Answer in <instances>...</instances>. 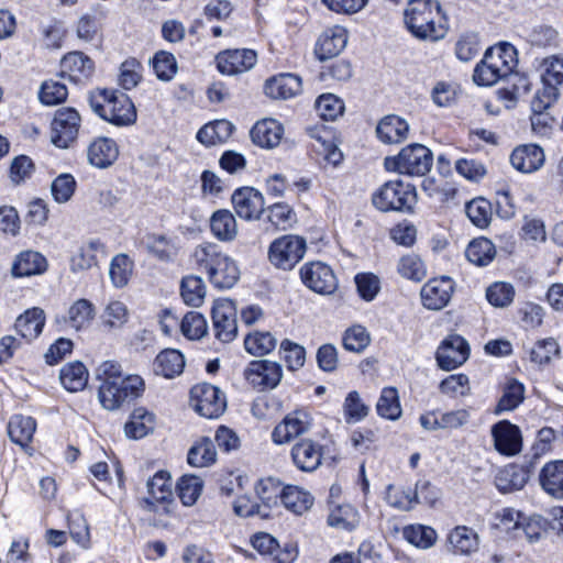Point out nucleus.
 Instances as JSON below:
<instances>
[{"instance_id": "obj_1", "label": "nucleus", "mask_w": 563, "mask_h": 563, "mask_svg": "<svg viewBox=\"0 0 563 563\" xmlns=\"http://www.w3.org/2000/svg\"><path fill=\"white\" fill-rule=\"evenodd\" d=\"M99 400L103 408L115 410L124 402L139 398L144 391V380L139 375H122L121 365L106 361L97 368Z\"/></svg>"}, {"instance_id": "obj_2", "label": "nucleus", "mask_w": 563, "mask_h": 563, "mask_svg": "<svg viewBox=\"0 0 563 563\" xmlns=\"http://www.w3.org/2000/svg\"><path fill=\"white\" fill-rule=\"evenodd\" d=\"M191 258L199 269L207 273L210 283L219 289L233 287L240 277L235 262L222 253L214 243L197 245Z\"/></svg>"}, {"instance_id": "obj_3", "label": "nucleus", "mask_w": 563, "mask_h": 563, "mask_svg": "<svg viewBox=\"0 0 563 563\" xmlns=\"http://www.w3.org/2000/svg\"><path fill=\"white\" fill-rule=\"evenodd\" d=\"M404 16L407 29L418 38L438 41L445 35L438 0H409Z\"/></svg>"}, {"instance_id": "obj_4", "label": "nucleus", "mask_w": 563, "mask_h": 563, "mask_svg": "<svg viewBox=\"0 0 563 563\" xmlns=\"http://www.w3.org/2000/svg\"><path fill=\"white\" fill-rule=\"evenodd\" d=\"M92 111L115 125H130L136 120V111L131 99L123 92L97 89L89 95Z\"/></svg>"}, {"instance_id": "obj_5", "label": "nucleus", "mask_w": 563, "mask_h": 563, "mask_svg": "<svg viewBox=\"0 0 563 563\" xmlns=\"http://www.w3.org/2000/svg\"><path fill=\"white\" fill-rule=\"evenodd\" d=\"M432 164L431 150L419 143L410 144L397 156H387L384 161L387 170L408 176H424L431 170Z\"/></svg>"}, {"instance_id": "obj_6", "label": "nucleus", "mask_w": 563, "mask_h": 563, "mask_svg": "<svg viewBox=\"0 0 563 563\" xmlns=\"http://www.w3.org/2000/svg\"><path fill=\"white\" fill-rule=\"evenodd\" d=\"M372 202L383 212L410 210L416 203V190L401 180L387 181L373 194Z\"/></svg>"}, {"instance_id": "obj_7", "label": "nucleus", "mask_w": 563, "mask_h": 563, "mask_svg": "<svg viewBox=\"0 0 563 563\" xmlns=\"http://www.w3.org/2000/svg\"><path fill=\"white\" fill-rule=\"evenodd\" d=\"M306 240L299 235L286 234L275 239L268 247V260L273 266L291 271L305 256Z\"/></svg>"}, {"instance_id": "obj_8", "label": "nucleus", "mask_w": 563, "mask_h": 563, "mask_svg": "<svg viewBox=\"0 0 563 563\" xmlns=\"http://www.w3.org/2000/svg\"><path fill=\"white\" fill-rule=\"evenodd\" d=\"M190 397L195 410L208 419L219 418L227 408L224 394L208 383L195 385L190 390Z\"/></svg>"}, {"instance_id": "obj_9", "label": "nucleus", "mask_w": 563, "mask_h": 563, "mask_svg": "<svg viewBox=\"0 0 563 563\" xmlns=\"http://www.w3.org/2000/svg\"><path fill=\"white\" fill-rule=\"evenodd\" d=\"M80 121V115L76 109H58L52 121V143L60 148L69 147L78 136Z\"/></svg>"}, {"instance_id": "obj_10", "label": "nucleus", "mask_w": 563, "mask_h": 563, "mask_svg": "<svg viewBox=\"0 0 563 563\" xmlns=\"http://www.w3.org/2000/svg\"><path fill=\"white\" fill-rule=\"evenodd\" d=\"M300 278L306 287L320 295H331L338 288L332 268L323 262H309L300 268Z\"/></svg>"}, {"instance_id": "obj_11", "label": "nucleus", "mask_w": 563, "mask_h": 563, "mask_svg": "<svg viewBox=\"0 0 563 563\" xmlns=\"http://www.w3.org/2000/svg\"><path fill=\"white\" fill-rule=\"evenodd\" d=\"M312 427V416L307 409H296L287 413L274 428L272 440L276 444H285L309 432Z\"/></svg>"}, {"instance_id": "obj_12", "label": "nucleus", "mask_w": 563, "mask_h": 563, "mask_svg": "<svg viewBox=\"0 0 563 563\" xmlns=\"http://www.w3.org/2000/svg\"><path fill=\"white\" fill-rule=\"evenodd\" d=\"M211 317L214 335L218 340L228 343L235 339L238 334L236 307L232 300H217Z\"/></svg>"}, {"instance_id": "obj_13", "label": "nucleus", "mask_w": 563, "mask_h": 563, "mask_svg": "<svg viewBox=\"0 0 563 563\" xmlns=\"http://www.w3.org/2000/svg\"><path fill=\"white\" fill-rule=\"evenodd\" d=\"M245 379L257 390L275 388L282 380L283 368L268 360L252 361L244 371Z\"/></svg>"}, {"instance_id": "obj_14", "label": "nucleus", "mask_w": 563, "mask_h": 563, "mask_svg": "<svg viewBox=\"0 0 563 563\" xmlns=\"http://www.w3.org/2000/svg\"><path fill=\"white\" fill-rule=\"evenodd\" d=\"M470 356L467 341L457 334L445 338L437 350L435 358L440 368L452 371L464 364Z\"/></svg>"}, {"instance_id": "obj_15", "label": "nucleus", "mask_w": 563, "mask_h": 563, "mask_svg": "<svg viewBox=\"0 0 563 563\" xmlns=\"http://www.w3.org/2000/svg\"><path fill=\"white\" fill-rule=\"evenodd\" d=\"M231 200L234 211L243 220H258L264 211V196L253 187H242L236 189L233 192Z\"/></svg>"}, {"instance_id": "obj_16", "label": "nucleus", "mask_w": 563, "mask_h": 563, "mask_svg": "<svg viewBox=\"0 0 563 563\" xmlns=\"http://www.w3.org/2000/svg\"><path fill=\"white\" fill-rule=\"evenodd\" d=\"M492 437L497 452L514 456L522 449V437L519 427L508 420H501L492 427Z\"/></svg>"}, {"instance_id": "obj_17", "label": "nucleus", "mask_w": 563, "mask_h": 563, "mask_svg": "<svg viewBox=\"0 0 563 563\" xmlns=\"http://www.w3.org/2000/svg\"><path fill=\"white\" fill-rule=\"evenodd\" d=\"M454 291V282L446 276L430 279L421 288V300L426 308L440 310L451 300Z\"/></svg>"}, {"instance_id": "obj_18", "label": "nucleus", "mask_w": 563, "mask_h": 563, "mask_svg": "<svg viewBox=\"0 0 563 563\" xmlns=\"http://www.w3.org/2000/svg\"><path fill=\"white\" fill-rule=\"evenodd\" d=\"M217 67L221 74L235 75L250 70L257 60L252 49H228L217 55Z\"/></svg>"}, {"instance_id": "obj_19", "label": "nucleus", "mask_w": 563, "mask_h": 563, "mask_svg": "<svg viewBox=\"0 0 563 563\" xmlns=\"http://www.w3.org/2000/svg\"><path fill=\"white\" fill-rule=\"evenodd\" d=\"M93 69V62L81 52L68 53L60 62V76L77 85L87 82Z\"/></svg>"}, {"instance_id": "obj_20", "label": "nucleus", "mask_w": 563, "mask_h": 563, "mask_svg": "<svg viewBox=\"0 0 563 563\" xmlns=\"http://www.w3.org/2000/svg\"><path fill=\"white\" fill-rule=\"evenodd\" d=\"M291 461L302 472H313L320 465L323 448L311 439H302L291 448Z\"/></svg>"}, {"instance_id": "obj_21", "label": "nucleus", "mask_w": 563, "mask_h": 563, "mask_svg": "<svg viewBox=\"0 0 563 563\" xmlns=\"http://www.w3.org/2000/svg\"><path fill=\"white\" fill-rule=\"evenodd\" d=\"M347 37V31L343 26L334 25L324 30L317 41L316 56L320 60L338 56L346 46Z\"/></svg>"}, {"instance_id": "obj_22", "label": "nucleus", "mask_w": 563, "mask_h": 563, "mask_svg": "<svg viewBox=\"0 0 563 563\" xmlns=\"http://www.w3.org/2000/svg\"><path fill=\"white\" fill-rule=\"evenodd\" d=\"M544 152L537 144H525L516 147L510 155V163L521 173H533L544 164Z\"/></svg>"}, {"instance_id": "obj_23", "label": "nucleus", "mask_w": 563, "mask_h": 563, "mask_svg": "<svg viewBox=\"0 0 563 563\" xmlns=\"http://www.w3.org/2000/svg\"><path fill=\"white\" fill-rule=\"evenodd\" d=\"M284 135V126L275 119L258 121L251 130L254 144L264 148H274L279 145Z\"/></svg>"}, {"instance_id": "obj_24", "label": "nucleus", "mask_w": 563, "mask_h": 563, "mask_svg": "<svg viewBox=\"0 0 563 563\" xmlns=\"http://www.w3.org/2000/svg\"><path fill=\"white\" fill-rule=\"evenodd\" d=\"M484 57L492 63L495 70H498L505 78L512 74L517 66V49L509 43H500L489 47Z\"/></svg>"}, {"instance_id": "obj_25", "label": "nucleus", "mask_w": 563, "mask_h": 563, "mask_svg": "<svg viewBox=\"0 0 563 563\" xmlns=\"http://www.w3.org/2000/svg\"><path fill=\"white\" fill-rule=\"evenodd\" d=\"M265 93L273 99H289L301 91V78L294 74H280L265 82Z\"/></svg>"}, {"instance_id": "obj_26", "label": "nucleus", "mask_w": 563, "mask_h": 563, "mask_svg": "<svg viewBox=\"0 0 563 563\" xmlns=\"http://www.w3.org/2000/svg\"><path fill=\"white\" fill-rule=\"evenodd\" d=\"M119 156L115 142L108 137L95 140L88 147V161L98 168L111 166Z\"/></svg>"}, {"instance_id": "obj_27", "label": "nucleus", "mask_w": 563, "mask_h": 563, "mask_svg": "<svg viewBox=\"0 0 563 563\" xmlns=\"http://www.w3.org/2000/svg\"><path fill=\"white\" fill-rule=\"evenodd\" d=\"M539 482L547 494L563 499V460L544 464L539 474Z\"/></svg>"}, {"instance_id": "obj_28", "label": "nucleus", "mask_w": 563, "mask_h": 563, "mask_svg": "<svg viewBox=\"0 0 563 563\" xmlns=\"http://www.w3.org/2000/svg\"><path fill=\"white\" fill-rule=\"evenodd\" d=\"M529 479V471L523 466L510 464L501 468L496 477L495 485L501 493H510L525 487Z\"/></svg>"}, {"instance_id": "obj_29", "label": "nucleus", "mask_w": 563, "mask_h": 563, "mask_svg": "<svg viewBox=\"0 0 563 563\" xmlns=\"http://www.w3.org/2000/svg\"><path fill=\"white\" fill-rule=\"evenodd\" d=\"M408 132V123L397 115L385 117L376 128L378 139L386 144H397L405 141Z\"/></svg>"}, {"instance_id": "obj_30", "label": "nucleus", "mask_w": 563, "mask_h": 563, "mask_svg": "<svg viewBox=\"0 0 563 563\" xmlns=\"http://www.w3.org/2000/svg\"><path fill=\"white\" fill-rule=\"evenodd\" d=\"M185 367L184 355L175 349L162 351L154 360L153 371L156 375L173 378L183 373Z\"/></svg>"}, {"instance_id": "obj_31", "label": "nucleus", "mask_w": 563, "mask_h": 563, "mask_svg": "<svg viewBox=\"0 0 563 563\" xmlns=\"http://www.w3.org/2000/svg\"><path fill=\"white\" fill-rule=\"evenodd\" d=\"M46 269L47 261L41 253L24 251L14 261L12 274L16 277H26L43 274Z\"/></svg>"}, {"instance_id": "obj_32", "label": "nucleus", "mask_w": 563, "mask_h": 563, "mask_svg": "<svg viewBox=\"0 0 563 563\" xmlns=\"http://www.w3.org/2000/svg\"><path fill=\"white\" fill-rule=\"evenodd\" d=\"M45 324V313L41 308L26 310L15 320L16 332L25 340L36 339Z\"/></svg>"}, {"instance_id": "obj_33", "label": "nucleus", "mask_w": 563, "mask_h": 563, "mask_svg": "<svg viewBox=\"0 0 563 563\" xmlns=\"http://www.w3.org/2000/svg\"><path fill=\"white\" fill-rule=\"evenodd\" d=\"M234 125L228 120H216L205 124L197 133V140L206 146L223 143L230 139Z\"/></svg>"}, {"instance_id": "obj_34", "label": "nucleus", "mask_w": 563, "mask_h": 563, "mask_svg": "<svg viewBox=\"0 0 563 563\" xmlns=\"http://www.w3.org/2000/svg\"><path fill=\"white\" fill-rule=\"evenodd\" d=\"M99 255H104V246L100 241L95 240L81 245L71 257V271L80 272L96 266Z\"/></svg>"}, {"instance_id": "obj_35", "label": "nucleus", "mask_w": 563, "mask_h": 563, "mask_svg": "<svg viewBox=\"0 0 563 563\" xmlns=\"http://www.w3.org/2000/svg\"><path fill=\"white\" fill-rule=\"evenodd\" d=\"M449 542L454 554L470 555L478 550L477 533L465 526L454 528L449 534Z\"/></svg>"}, {"instance_id": "obj_36", "label": "nucleus", "mask_w": 563, "mask_h": 563, "mask_svg": "<svg viewBox=\"0 0 563 563\" xmlns=\"http://www.w3.org/2000/svg\"><path fill=\"white\" fill-rule=\"evenodd\" d=\"M154 430V415L145 408H135L124 426L125 435L130 439H142Z\"/></svg>"}, {"instance_id": "obj_37", "label": "nucleus", "mask_w": 563, "mask_h": 563, "mask_svg": "<svg viewBox=\"0 0 563 563\" xmlns=\"http://www.w3.org/2000/svg\"><path fill=\"white\" fill-rule=\"evenodd\" d=\"M213 235L223 242L233 241L238 235V224L234 216L225 209L216 211L210 219Z\"/></svg>"}, {"instance_id": "obj_38", "label": "nucleus", "mask_w": 563, "mask_h": 563, "mask_svg": "<svg viewBox=\"0 0 563 563\" xmlns=\"http://www.w3.org/2000/svg\"><path fill=\"white\" fill-rule=\"evenodd\" d=\"M36 422L32 417L22 415L13 416L8 424V434L12 442L26 446L35 432Z\"/></svg>"}, {"instance_id": "obj_39", "label": "nucleus", "mask_w": 563, "mask_h": 563, "mask_svg": "<svg viewBox=\"0 0 563 563\" xmlns=\"http://www.w3.org/2000/svg\"><path fill=\"white\" fill-rule=\"evenodd\" d=\"M279 499L288 510L296 515H302L313 504V497L298 486L282 488Z\"/></svg>"}, {"instance_id": "obj_40", "label": "nucleus", "mask_w": 563, "mask_h": 563, "mask_svg": "<svg viewBox=\"0 0 563 563\" xmlns=\"http://www.w3.org/2000/svg\"><path fill=\"white\" fill-rule=\"evenodd\" d=\"M88 376L85 365L80 362H74L60 369L59 379L67 390L76 393L86 387Z\"/></svg>"}, {"instance_id": "obj_41", "label": "nucleus", "mask_w": 563, "mask_h": 563, "mask_svg": "<svg viewBox=\"0 0 563 563\" xmlns=\"http://www.w3.org/2000/svg\"><path fill=\"white\" fill-rule=\"evenodd\" d=\"M542 84L550 88H558L563 84V56L552 55L543 58L539 64Z\"/></svg>"}, {"instance_id": "obj_42", "label": "nucleus", "mask_w": 563, "mask_h": 563, "mask_svg": "<svg viewBox=\"0 0 563 563\" xmlns=\"http://www.w3.org/2000/svg\"><path fill=\"white\" fill-rule=\"evenodd\" d=\"M525 399V386L517 379H508L503 388V395L497 404L495 413L515 410Z\"/></svg>"}, {"instance_id": "obj_43", "label": "nucleus", "mask_w": 563, "mask_h": 563, "mask_svg": "<svg viewBox=\"0 0 563 563\" xmlns=\"http://www.w3.org/2000/svg\"><path fill=\"white\" fill-rule=\"evenodd\" d=\"M465 255L471 263L477 266H485L494 260L496 249L490 240L479 238L468 244Z\"/></svg>"}, {"instance_id": "obj_44", "label": "nucleus", "mask_w": 563, "mask_h": 563, "mask_svg": "<svg viewBox=\"0 0 563 563\" xmlns=\"http://www.w3.org/2000/svg\"><path fill=\"white\" fill-rule=\"evenodd\" d=\"M180 295L186 305L200 307L206 296V286L202 278L189 275L181 279Z\"/></svg>"}, {"instance_id": "obj_45", "label": "nucleus", "mask_w": 563, "mask_h": 563, "mask_svg": "<svg viewBox=\"0 0 563 563\" xmlns=\"http://www.w3.org/2000/svg\"><path fill=\"white\" fill-rule=\"evenodd\" d=\"M276 345L277 340L271 332L254 331L244 339L246 352L255 356H264L271 353Z\"/></svg>"}, {"instance_id": "obj_46", "label": "nucleus", "mask_w": 563, "mask_h": 563, "mask_svg": "<svg viewBox=\"0 0 563 563\" xmlns=\"http://www.w3.org/2000/svg\"><path fill=\"white\" fill-rule=\"evenodd\" d=\"M217 451L211 439L203 438L188 452V463L195 467H206L216 462Z\"/></svg>"}, {"instance_id": "obj_47", "label": "nucleus", "mask_w": 563, "mask_h": 563, "mask_svg": "<svg viewBox=\"0 0 563 563\" xmlns=\"http://www.w3.org/2000/svg\"><path fill=\"white\" fill-rule=\"evenodd\" d=\"M96 314L95 306L87 299L76 300L68 309V323L76 330L87 328Z\"/></svg>"}, {"instance_id": "obj_48", "label": "nucleus", "mask_w": 563, "mask_h": 563, "mask_svg": "<svg viewBox=\"0 0 563 563\" xmlns=\"http://www.w3.org/2000/svg\"><path fill=\"white\" fill-rule=\"evenodd\" d=\"M172 478L168 472L158 471L152 478L147 481V492L151 496L146 498L147 504L154 501H166L172 496Z\"/></svg>"}, {"instance_id": "obj_49", "label": "nucleus", "mask_w": 563, "mask_h": 563, "mask_svg": "<svg viewBox=\"0 0 563 563\" xmlns=\"http://www.w3.org/2000/svg\"><path fill=\"white\" fill-rule=\"evenodd\" d=\"M360 521L357 510L351 505H341L333 508L328 517V523L336 529L351 531Z\"/></svg>"}, {"instance_id": "obj_50", "label": "nucleus", "mask_w": 563, "mask_h": 563, "mask_svg": "<svg viewBox=\"0 0 563 563\" xmlns=\"http://www.w3.org/2000/svg\"><path fill=\"white\" fill-rule=\"evenodd\" d=\"M377 413L386 419L396 420L401 416L398 391L394 387H385L376 404Z\"/></svg>"}, {"instance_id": "obj_51", "label": "nucleus", "mask_w": 563, "mask_h": 563, "mask_svg": "<svg viewBox=\"0 0 563 563\" xmlns=\"http://www.w3.org/2000/svg\"><path fill=\"white\" fill-rule=\"evenodd\" d=\"M371 343V335L361 324L347 328L342 335V345L346 351L362 353Z\"/></svg>"}, {"instance_id": "obj_52", "label": "nucleus", "mask_w": 563, "mask_h": 563, "mask_svg": "<svg viewBox=\"0 0 563 563\" xmlns=\"http://www.w3.org/2000/svg\"><path fill=\"white\" fill-rule=\"evenodd\" d=\"M146 247L152 255L163 262L173 261L178 252L175 242L165 235L148 236Z\"/></svg>"}, {"instance_id": "obj_53", "label": "nucleus", "mask_w": 563, "mask_h": 563, "mask_svg": "<svg viewBox=\"0 0 563 563\" xmlns=\"http://www.w3.org/2000/svg\"><path fill=\"white\" fill-rule=\"evenodd\" d=\"M404 538L420 549H429L437 541V532L431 527L411 525L404 528Z\"/></svg>"}, {"instance_id": "obj_54", "label": "nucleus", "mask_w": 563, "mask_h": 563, "mask_svg": "<svg viewBox=\"0 0 563 563\" xmlns=\"http://www.w3.org/2000/svg\"><path fill=\"white\" fill-rule=\"evenodd\" d=\"M560 352V345L555 339L539 340L530 351V360L538 365H547L553 358H558Z\"/></svg>"}, {"instance_id": "obj_55", "label": "nucleus", "mask_w": 563, "mask_h": 563, "mask_svg": "<svg viewBox=\"0 0 563 563\" xmlns=\"http://www.w3.org/2000/svg\"><path fill=\"white\" fill-rule=\"evenodd\" d=\"M515 288L509 283L496 282L486 289L488 302L497 308L509 306L514 301Z\"/></svg>"}, {"instance_id": "obj_56", "label": "nucleus", "mask_w": 563, "mask_h": 563, "mask_svg": "<svg viewBox=\"0 0 563 563\" xmlns=\"http://www.w3.org/2000/svg\"><path fill=\"white\" fill-rule=\"evenodd\" d=\"M318 114L327 121H334L344 112L343 101L332 93L320 96L316 101Z\"/></svg>"}, {"instance_id": "obj_57", "label": "nucleus", "mask_w": 563, "mask_h": 563, "mask_svg": "<svg viewBox=\"0 0 563 563\" xmlns=\"http://www.w3.org/2000/svg\"><path fill=\"white\" fill-rule=\"evenodd\" d=\"M178 496L185 506L194 505L202 490V481L195 475H184L177 485Z\"/></svg>"}, {"instance_id": "obj_58", "label": "nucleus", "mask_w": 563, "mask_h": 563, "mask_svg": "<svg viewBox=\"0 0 563 563\" xmlns=\"http://www.w3.org/2000/svg\"><path fill=\"white\" fill-rule=\"evenodd\" d=\"M466 214L477 228L484 229L489 224L492 217L490 202L484 198H477L466 205Z\"/></svg>"}, {"instance_id": "obj_59", "label": "nucleus", "mask_w": 563, "mask_h": 563, "mask_svg": "<svg viewBox=\"0 0 563 563\" xmlns=\"http://www.w3.org/2000/svg\"><path fill=\"white\" fill-rule=\"evenodd\" d=\"M369 408L363 402L357 391H350L343 404L344 418L347 423L358 422L368 415Z\"/></svg>"}, {"instance_id": "obj_60", "label": "nucleus", "mask_w": 563, "mask_h": 563, "mask_svg": "<svg viewBox=\"0 0 563 563\" xmlns=\"http://www.w3.org/2000/svg\"><path fill=\"white\" fill-rule=\"evenodd\" d=\"M67 520L73 540L82 549H88L90 547V533L85 517L76 512L68 515Z\"/></svg>"}, {"instance_id": "obj_61", "label": "nucleus", "mask_w": 563, "mask_h": 563, "mask_svg": "<svg viewBox=\"0 0 563 563\" xmlns=\"http://www.w3.org/2000/svg\"><path fill=\"white\" fill-rule=\"evenodd\" d=\"M76 189V180L70 174H60L52 185L51 192L54 200L58 203H65L70 200Z\"/></svg>"}, {"instance_id": "obj_62", "label": "nucleus", "mask_w": 563, "mask_h": 563, "mask_svg": "<svg viewBox=\"0 0 563 563\" xmlns=\"http://www.w3.org/2000/svg\"><path fill=\"white\" fill-rule=\"evenodd\" d=\"M280 352L289 371H297L303 366L306 350L303 346L286 339L280 343Z\"/></svg>"}, {"instance_id": "obj_63", "label": "nucleus", "mask_w": 563, "mask_h": 563, "mask_svg": "<svg viewBox=\"0 0 563 563\" xmlns=\"http://www.w3.org/2000/svg\"><path fill=\"white\" fill-rule=\"evenodd\" d=\"M68 90L65 84L56 80H46L42 84L40 90V100L47 106H54L65 101Z\"/></svg>"}, {"instance_id": "obj_64", "label": "nucleus", "mask_w": 563, "mask_h": 563, "mask_svg": "<svg viewBox=\"0 0 563 563\" xmlns=\"http://www.w3.org/2000/svg\"><path fill=\"white\" fill-rule=\"evenodd\" d=\"M398 273L405 278L417 282L426 276L424 265L415 254L405 255L399 260Z\"/></svg>"}]
</instances>
